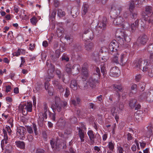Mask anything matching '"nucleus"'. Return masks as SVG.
<instances>
[{
    "instance_id": "nucleus-1",
    "label": "nucleus",
    "mask_w": 153,
    "mask_h": 153,
    "mask_svg": "<svg viewBox=\"0 0 153 153\" xmlns=\"http://www.w3.org/2000/svg\"><path fill=\"white\" fill-rule=\"evenodd\" d=\"M68 103L66 101H62L59 97H56L55 99V104L52 105L51 108L53 110L56 109L59 112L61 111L62 108L65 109Z\"/></svg>"
},
{
    "instance_id": "nucleus-2",
    "label": "nucleus",
    "mask_w": 153,
    "mask_h": 153,
    "mask_svg": "<svg viewBox=\"0 0 153 153\" xmlns=\"http://www.w3.org/2000/svg\"><path fill=\"white\" fill-rule=\"evenodd\" d=\"M108 53L111 54L117 53L119 49V45L116 40L113 41L110 43L109 46Z\"/></svg>"
},
{
    "instance_id": "nucleus-3",
    "label": "nucleus",
    "mask_w": 153,
    "mask_h": 153,
    "mask_svg": "<svg viewBox=\"0 0 153 153\" xmlns=\"http://www.w3.org/2000/svg\"><path fill=\"white\" fill-rule=\"evenodd\" d=\"M107 23V19L106 17H103L101 21L98 23V27H97L96 29V33L98 35L102 33L103 30H105L106 28Z\"/></svg>"
},
{
    "instance_id": "nucleus-4",
    "label": "nucleus",
    "mask_w": 153,
    "mask_h": 153,
    "mask_svg": "<svg viewBox=\"0 0 153 153\" xmlns=\"http://www.w3.org/2000/svg\"><path fill=\"white\" fill-rule=\"evenodd\" d=\"M52 83L54 87L60 93L61 95H63V92L65 91L64 86L62 85L59 81L55 79L52 81Z\"/></svg>"
},
{
    "instance_id": "nucleus-5",
    "label": "nucleus",
    "mask_w": 153,
    "mask_h": 153,
    "mask_svg": "<svg viewBox=\"0 0 153 153\" xmlns=\"http://www.w3.org/2000/svg\"><path fill=\"white\" fill-rule=\"evenodd\" d=\"M142 64L145 65H149L147 60H143L141 59H137L134 62V67L139 69L141 68V66H142Z\"/></svg>"
},
{
    "instance_id": "nucleus-6",
    "label": "nucleus",
    "mask_w": 153,
    "mask_h": 153,
    "mask_svg": "<svg viewBox=\"0 0 153 153\" xmlns=\"http://www.w3.org/2000/svg\"><path fill=\"white\" fill-rule=\"evenodd\" d=\"M26 133V129L25 127L20 126L17 128L16 134L19 137L20 139H23V138L25 137Z\"/></svg>"
},
{
    "instance_id": "nucleus-7",
    "label": "nucleus",
    "mask_w": 153,
    "mask_h": 153,
    "mask_svg": "<svg viewBox=\"0 0 153 153\" xmlns=\"http://www.w3.org/2000/svg\"><path fill=\"white\" fill-rule=\"evenodd\" d=\"M110 7L113 13L115 14L117 16H118L120 15L122 10V7L119 6H115L114 4L111 5Z\"/></svg>"
},
{
    "instance_id": "nucleus-8",
    "label": "nucleus",
    "mask_w": 153,
    "mask_h": 153,
    "mask_svg": "<svg viewBox=\"0 0 153 153\" xmlns=\"http://www.w3.org/2000/svg\"><path fill=\"white\" fill-rule=\"evenodd\" d=\"M152 12V7L150 6H146L145 8V13L146 16H145L144 18H143L144 20L145 21L148 22L149 23H152L153 19H151L150 17L149 18V19H147V18H148L149 17L147 15L150 14Z\"/></svg>"
},
{
    "instance_id": "nucleus-9",
    "label": "nucleus",
    "mask_w": 153,
    "mask_h": 153,
    "mask_svg": "<svg viewBox=\"0 0 153 153\" xmlns=\"http://www.w3.org/2000/svg\"><path fill=\"white\" fill-rule=\"evenodd\" d=\"M115 36L116 37H121L124 38V40L127 41L126 39L127 36L124 30L121 29H118L117 30L116 32Z\"/></svg>"
},
{
    "instance_id": "nucleus-10",
    "label": "nucleus",
    "mask_w": 153,
    "mask_h": 153,
    "mask_svg": "<svg viewBox=\"0 0 153 153\" xmlns=\"http://www.w3.org/2000/svg\"><path fill=\"white\" fill-rule=\"evenodd\" d=\"M149 38L145 34H143L141 35L138 39V42L142 45H145L149 40Z\"/></svg>"
},
{
    "instance_id": "nucleus-11",
    "label": "nucleus",
    "mask_w": 153,
    "mask_h": 153,
    "mask_svg": "<svg viewBox=\"0 0 153 153\" xmlns=\"http://www.w3.org/2000/svg\"><path fill=\"white\" fill-rule=\"evenodd\" d=\"M93 38L94 34L92 31H90L88 34L83 35L82 36V38L84 39V40L86 42H90L91 41Z\"/></svg>"
},
{
    "instance_id": "nucleus-12",
    "label": "nucleus",
    "mask_w": 153,
    "mask_h": 153,
    "mask_svg": "<svg viewBox=\"0 0 153 153\" xmlns=\"http://www.w3.org/2000/svg\"><path fill=\"white\" fill-rule=\"evenodd\" d=\"M140 21L141 22H142V20L137 19L135 21V24L133 23L131 24L130 26V29L131 32L133 33L136 30V29L139 26V23Z\"/></svg>"
},
{
    "instance_id": "nucleus-13",
    "label": "nucleus",
    "mask_w": 153,
    "mask_h": 153,
    "mask_svg": "<svg viewBox=\"0 0 153 153\" xmlns=\"http://www.w3.org/2000/svg\"><path fill=\"white\" fill-rule=\"evenodd\" d=\"M124 21L123 18L119 16L114 19L113 23L115 25L120 26L123 25Z\"/></svg>"
},
{
    "instance_id": "nucleus-14",
    "label": "nucleus",
    "mask_w": 153,
    "mask_h": 153,
    "mask_svg": "<svg viewBox=\"0 0 153 153\" xmlns=\"http://www.w3.org/2000/svg\"><path fill=\"white\" fill-rule=\"evenodd\" d=\"M26 128L27 131L29 133L32 134L33 133V128L35 135H36L37 134L38 132L37 131L36 125L35 124H33L32 128L30 126H27Z\"/></svg>"
},
{
    "instance_id": "nucleus-15",
    "label": "nucleus",
    "mask_w": 153,
    "mask_h": 153,
    "mask_svg": "<svg viewBox=\"0 0 153 153\" xmlns=\"http://www.w3.org/2000/svg\"><path fill=\"white\" fill-rule=\"evenodd\" d=\"M88 83L91 87L93 88L97 84L99 83V81L94 79L92 77H90L88 80Z\"/></svg>"
},
{
    "instance_id": "nucleus-16",
    "label": "nucleus",
    "mask_w": 153,
    "mask_h": 153,
    "mask_svg": "<svg viewBox=\"0 0 153 153\" xmlns=\"http://www.w3.org/2000/svg\"><path fill=\"white\" fill-rule=\"evenodd\" d=\"M89 139L92 143H94L95 142L94 139L96 138V135L94 133L93 131L91 130H89L87 133Z\"/></svg>"
},
{
    "instance_id": "nucleus-17",
    "label": "nucleus",
    "mask_w": 153,
    "mask_h": 153,
    "mask_svg": "<svg viewBox=\"0 0 153 153\" xmlns=\"http://www.w3.org/2000/svg\"><path fill=\"white\" fill-rule=\"evenodd\" d=\"M119 71L118 68L116 67H113L110 69V75L113 76H117L118 74V72Z\"/></svg>"
},
{
    "instance_id": "nucleus-18",
    "label": "nucleus",
    "mask_w": 153,
    "mask_h": 153,
    "mask_svg": "<svg viewBox=\"0 0 153 153\" xmlns=\"http://www.w3.org/2000/svg\"><path fill=\"white\" fill-rule=\"evenodd\" d=\"M82 73L81 75L82 79V81H85L88 76V73L86 69L83 67L82 69Z\"/></svg>"
},
{
    "instance_id": "nucleus-19",
    "label": "nucleus",
    "mask_w": 153,
    "mask_h": 153,
    "mask_svg": "<svg viewBox=\"0 0 153 153\" xmlns=\"http://www.w3.org/2000/svg\"><path fill=\"white\" fill-rule=\"evenodd\" d=\"M77 129L78 130V134L81 140V143H83L84 142V138L85 135L83 132L80 127H77Z\"/></svg>"
},
{
    "instance_id": "nucleus-20",
    "label": "nucleus",
    "mask_w": 153,
    "mask_h": 153,
    "mask_svg": "<svg viewBox=\"0 0 153 153\" xmlns=\"http://www.w3.org/2000/svg\"><path fill=\"white\" fill-rule=\"evenodd\" d=\"M81 68L80 66L78 64H74L72 68V71L74 74H78Z\"/></svg>"
},
{
    "instance_id": "nucleus-21",
    "label": "nucleus",
    "mask_w": 153,
    "mask_h": 153,
    "mask_svg": "<svg viewBox=\"0 0 153 153\" xmlns=\"http://www.w3.org/2000/svg\"><path fill=\"white\" fill-rule=\"evenodd\" d=\"M15 143L17 147L21 149H24L25 148V144L23 141H16L15 142Z\"/></svg>"
},
{
    "instance_id": "nucleus-22",
    "label": "nucleus",
    "mask_w": 153,
    "mask_h": 153,
    "mask_svg": "<svg viewBox=\"0 0 153 153\" xmlns=\"http://www.w3.org/2000/svg\"><path fill=\"white\" fill-rule=\"evenodd\" d=\"M94 47V43L90 42L85 45V49L88 51H91Z\"/></svg>"
},
{
    "instance_id": "nucleus-23",
    "label": "nucleus",
    "mask_w": 153,
    "mask_h": 153,
    "mask_svg": "<svg viewBox=\"0 0 153 153\" xmlns=\"http://www.w3.org/2000/svg\"><path fill=\"white\" fill-rule=\"evenodd\" d=\"M70 87L74 90H76L77 89V83L75 80L73 79L71 81Z\"/></svg>"
},
{
    "instance_id": "nucleus-24",
    "label": "nucleus",
    "mask_w": 153,
    "mask_h": 153,
    "mask_svg": "<svg viewBox=\"0 0 153 153\" xmlns=\"http://www.w3.org/2000/svg\"><path fill=\"white\" fill-rule=\"evenodd\" d=\"M127 61V58L124 54H122L120 56V59L119 62L122 65H124Z\"/></svg>"
},
{
    "instance_id": "nucleus-25",
    "label": "nucleus",
    "mask_w": 153,
    "mask_h": 153,
    "mask_svg": "<svg viewBox=\"0 0 153 153\" xmlns=\"http://www.w3.org/2000/svg\"><path fill=\"white\" fill-rule=\"evenodd\" d=\"M32 104L31 102H28L26 104L25 109H26L27 111L31 112L32 110Z\"/></svg>"
},
{
    "instance_id": "nucleus-26",
    "label": "nucleus",
    "mask_w": 153,
    "mask_h": 153,
    "mask_svg": "<svg viewBox=\"0 0 153 153\" xmlns=\"http://www.w3.org/2000/svg\"><path fill=\"white\" fill-rule=\"evenodd\" d=\"M89 6L86 3L83 4L82 7V15H85L86 13L87 12L88 10Z\"/></svg>"
},
{
    "instance_id": "nucleus-27",
    "label": "nucleus",
    "mask_w": 153,
    "mask_h": 153,
    "mask_svg": "<svg viewBox=\"0 0 153 153\" xmlns=\"http://www.w3.org/2000/svg\"><path fill=\"white\" fill-rule=\"evenodd\" d=\"M112 55L113 56L112 59V61L117 64H119V60H118V57L119 56V52H117V53H116L114 55V54Z\"/></svg>"
},
{
    "instance_id": "nucleus-28",
    "label": "nucleus",
    "mask_w": 153,
    "mask_h": 153,
    "mask_svg": "<svg viewBox=\"0 0 153 153\" xmlns=\"http://www.w3.org/2000/svg\"><path fill=\"white\" fill-rule=\"evenodd\" d=\"M113 88L116 91H122L123 90V87L120 85L114 84L113 85Z\"/></svg>"
},
{
    "instance_id": "nucleus-29",
    "label": "nucleus",
    "mask_w": 153,
    "mask_h": 153,
    "mask_svg": "<svg viewBox=\"0 0 153 153\" xmlns=\"http://www.w3.org/2000/svg\"><path fill=\"white\" fill-rule=\"evenodd\" d=\"M101 72L102 74L104 76L107 73V70L106 69V65L104 64H102L100 66Z\"/></svg>"
},
{
    "instance_id": "nucleus-30",
    "label": "nucleus",
    "mask_w": 153,
    "mask_h": 153,
    "mask_svg": "<svg viewBox=\"0 0 153 153\" xmlns=\"http://www.w3.org/2000/svg\"><path fill=\"white\" fill-rule=\"evenodd\" d=\"M57 15L59 17H62L64 16L65 15V12L61 9H59L57 10Z\"/></svg>"
},
{
    "instance_id": "nucleus-31",
    "label": "nucleus",
    "mask_w": 153,
    "mask_h": 153,
    "mask_svg": "<svg viewBox=\"0 0 153 153\" xmlns=\"http://www.w3.org/2000/svg\"><path fill=\"white\" fill-rule=\"evenodd\" d=\"M71 14L73 17H76L79 13L77 8H74L72 9L71 11Z\"/></svg>"
},
{
    "instance_id": "nucleus-32",
    "label": "nucleus",
    "mask_w": 153,
    "mask_h": 153,
    "mask_svg": "<svg viewBox=\"0 0 153 153\" xmlns=\"http://www.w3.org/2000/svg\"><path fill=\"white\" fill-rule=\"evenodd\" d=\"M149 94L148 93V94H146V93L145 92H143L140 96L141 98L142 99H147L148 95H149L150 94L151 95L152 93L153 94V90H151L149 92Z\"/></svg>"
},
{
    "instance_id": "nucleus-33",
    "label": "nucleus",
    "mask_w": 153,
    "mask_h": 153,
    "mask_svg": "<svg viewBox=\"0 0 153 153\" xmlns=\"http://www.w3.org/2000/svg\"><path fill=\"white\" fill-rule=\"evenodd\" d=\"M137 100L134 99L130 100L129 103V105L131 108H134L135 106Z\"/></svg>"
},
{
    "instance_id": "nucleus-34",
    "label": "nucleus",
    "mask_w": 153,
    "mask_h": 153,
    "mask_svg": "<svg viewBox=\"0 0 153 153\" xmlns=\"http://www.w3.org/2000/svg\"><path fill=\"white\" fill-rule=\"evenodd\" d=\"M12 146L10 145H7L5 149V153H11L13 150Z\"/></svg>"
},
{
    "instance_id": "nucleus-35",
    "label": "nucleus",
    "mask_w": 153,
    "mask_h": 153,
    "mask_svg": "<svg viewBox=\"0 0 153 153\" xmlns=\"http://www.w3.org/2000/svg\"><path fill=\"white\" fill-rule=\"evenodd\" d=\"M26 104H20L19 106V109L22 111V112L23 114H24V113H25V115L27 114V112H26V113L25 111V108L26 106Z\"/></svg>"
},
{
    "instance_id": "nucleus-36",
    "label": "nucleus",
    "mask_w": 153,
    "mask_h": 153,
    "mask_svg": "<svg viewBox=\"0 0 153 153\" xmlns=\"http://www.w3.org/2000/svg\"><path fill=\"white\" fill-rule=\"evenodd\" d=\"M141 113H142V111H137L134 114V117L136 119L139 120L141 118Z\"/></svg>"
},
{
    "instance_id": "nucleus-37",
    "label": "nucleus",
    "mask_w": 153,
    "mask_h": 153,
    "mask_svg": "<svg viewBox=\"0 0 153 153\" xmlns=\"http://www.w3.org/2000/svg\"><path fill=\"white\" fill-rule=\"evenodd\" d=\"M71 66L69 64H67L65 66V70L68 73H71L72 71Z\"/></svg>"
},
{
    "instance_id": "nucleus-38",
    "label": "nucleus",
    "mask_w": 153,
    "mask_h": 153,
    "mask_svg": "<svg viewBox=\"0 0 153 153\" xmlns=\"http://www.w3.org/2000/svg\"><path fill=\"white\" fill-rule=\"evenodd\" d=\"M146 71H148V74L150 77H153V66L149 68H148Z\"/></svg>"
},
{
    "instance_id": "nucleus-39",
    "label": "nucleus",
    "mask_w": 153,
    "mask_h": 153,
    "mask_svg": "<svg viewBox=\"0 0 153 153\" xmlns=\"http://www.w3.org/2000/svg\"><path fill=\"white\" fill-rule=\"evenodd\" d=\"M117 39V42L118 44H119V45H122L124 44V38H122L121 37H116Z\"/></svg>"
},
{
    "instance_id": "nucleus-40",
    "label": "nucleus",
    "mask_w": 153,
    "mask_h": 153,
    "mask_svg": "<svg viewBox=\"0 0 153 153\" xmlns=\"http://www.w3.org/2000/svg\"><path fill=\"white\" fill-rule=\"evenodd\" d=\"M114 144L111 141L109 142L108 145V147L110 150L111 151H114Z\"/></svg>"
},
{
    "instance_id": "nucleus-41",
    "label": "nucleus",
    "mask_w": 153,
    "mask_h": 153,
    "mask_svg": "<svg viewBox=\"0 0 153 153\" xmlns=\"http://www.w3.org/2000/svg\"><path fill=\"white\" fill-rule=\"evenodd\" d=\"M56 73L58 75V76L59 78L60 79L61 78H63L64 77V75L63 74H62L61 72L59 69H56Z\"/></svg>"
},
{
    "instance_id": "nucleus-42",
    "label": "nucleus",
    "mask_w": 153,
    "mask_h": 153,
    "mask_svg": "<svg viewBox=\"0 0 153 153\" xmlns=\"http://www.w3.org/2000/svg\"><path fill=\"white\" fill-rule=\"evenodd\" d=\"M53 76H48V79H46L47 80V81L45 83V88L46 90H47L48 89V87L49 85V83L48 82V80H50V79L51 77H52Z\"/></svg>"
},
{
    "instance_id": "nucleus-43",
    "label": "nucleus",
    "mask_w": 153,
    "mask_h": 153,
    "mask_svg": "<svg viewBox=\"0 0 153 153\" xmlns=\"http://www.w3.org/2000/svg\"><path fill=\"white\" fill-rule=\"evenodd\" d=\"M48 112L49 113V116L53 121H55V114L53 113H52L49 111H48Z\"/></svg>"
},
{
    "instance_id": "nucleus-44",
    "label": "nucleus",
    "mask_w": 153,
    "mask_h": 153,
    "mask_svg": "<svg viewBox=\"0 0 153 153\" xmlns=\"http://www.w3.org/2000/svg\"><path fill=\"white\" fill-rule=\"evenodd\" d=\"M129 10L130 11L132 10L134 7V3L133 1H131L129 4Z\"/></svg>"
},
{
    "instance_id": "nucleus-45",
    "label": "nucleus",
    "mask_w": 153,
    "mask_h": 153,
    "mask_svg": "<svg viewBox=\"0 0 153 153\" xmlns=\"http://www.w3.org/2000/svg\"><path fill=\"white\" fill-rule=\"evenodd\" d=\"M39 118L38 120L39 124L42 125L43 123L44 119L42 117V116H40L39 114Z\"/></svg>"
},
{
    "instance_id": "nucleus-46",
    "label": "nucleus",
    "mask_w": 153,
    "mask_h": 153,
    "mask_svg": "<svg viewBox=\"0 0 153 153\" xmlns=\"http://www.w3.org/2000/svg\"><path fill=\"white\" fill-rule=\"evenodd\" d=\"M46 65L48 67H50V66H51V69L52 70V71L53 72L54 70V68L53 66V65H52L51 63L50 64V61H47L46 62Z\"/></svg>"
},
{
    "instance_id": "nucleus-47",
    "label": "nucleus",
    "mask_w": 153,
    "mask_h": 153,
    "mask_svg": "<svg viewBox=\"0 0 153 153\" xmlns=\"http://www.w3.org/2000/svg\"><path fill=\"white\" fill-rule=\"evenodd\" d=\"M70 94V91L69 90L68 87H67L65 89V94H64V96L65 97L67 98L68 97Z\"/></svg>"
},
{
    "instance_id": "nucleus-48",
    "label": "nucleus",
    "mask_w": 153,
    "mask_h": 153,
    "mask_svg": "<svg viewBox=\"0 0 153 153\" xmlns=\"http://www.w3.org/2000/svg\"><path fill=\"white\" fill-rule=\"evenodd\" d=\"M147 51L149 52H151L153 51V43L149 44L147 48Z\"/></svg>"
},
{
    "instance_id": "nucleus-49",
    "label": "nucleus",
    "mask_w": 153,
    "mask_h": 153,
    "mask_svg": "<svg viewBox=\"0 0 153 153\" xmlns=\"http://www.w3.org/2000/svg\"><path fill=\"white\" fill-rule=\"evenodd\" d=\"M7 140H8V137L7 135H4V139L3 140L1 141V147H2V143H3V144L4 143V141H5V143L6 144L7 143Z\"/></svg>"
},
{
    "instance_id": "nucleus-50",
    "label": "nucleus",
    "mask_w": 153,
    "mask_h": 153,
    "mask_svg": "<svg viewBox=\"0 0 153 153\" xmlns=\"http://www.w3.org/2000/svg\"><path fill=\"white\" fill-rule=\"evenodd\" d=\"M109 52V51L108 49L106 48L105 47H102L100 51V52L102 53H103L104 52Z\"/></svg>"
},
{
    "instance_id": "nucleus-51",
    "label": "nucleus",
    "mask_w": 153,
    "mask_h": 153,
    "mask_svg": "<svg viewBox=\"0 0 153 153\" xmlns=\"http://www.w3.org/2000/svg\"><path fill=\"white\" fill-rule=\"evenodd\" d=\"M139 86L142 91H143L145 87V84L143 82H141L139 85Z\"/></svg>"
},
{
    "instance_id": "nucleus-52",
    "label": "nucleus",
    "mask_w": 153,
    "mask_h": 153,
    "mask_svg": "<svg viewBox=\"0 0 153 153\" xmlns=\"http://www.w3.org/2000/svg\"><path fill=\"white\" fill-rule=\"evenodd\" d=\"M65 39H67V41L69 42V43L73 41V39L72 37L69 36L68 35H66L65 37Z\"/></svg>"
},
{
    "instance_id": "nucleus-53",
    "label": "nucleus",
    "mask_w": 153,
    "mask_h": 153,
    "mask_svg": "<svg viewBox=\"0 0 153 153\" xmlns=\"http://www.w3.org/2000/svg\"><path fill=\"white\" fill-rule=\"evenodd\" d=\"M30 22L32 24L36 25V18L35 17H33L30 19Z\"/></svg>"
},
{
    "instance_id": "nucleus-54",
    "label": "nucleus",
    "mask_w": 153,
    "mask_h": 153,
    "mask_svg": "<svg viewBox=\"0 0 153 153\" xmlns=\"http://www.w3.org/2000/svg\"><path fill=\"white\" fill-rule=\"evenodd\" d=\"M39 115L41 116H42V117L45 119H46L47 118V114L46 113H42V112H40L39 114Z\"/></svg>"
},
{
    "instance_id": "nucleus-55",
    "label": "nucleus",
    "mask_w": 153,
    "mask_h": 153,
    "mask_svg": "<svg viewBox=\"0 0 153 153\" xmlns=\"http://www.w3.org/2000/svg\"><path fill=\"white\" fill-rule=\"evenodd\" d=\"M50 144L51 145V147L53 149L55 147V141L53 139H52L50 140Z\"/></svg>"
},
{
    "instance_id": "nucleus-56",
    "label": "nucleus",
    "mask_w": 153,
    "mask_h": 153,
    "mask_svg": "<svg viewBox=\"0 0 153 153\" xmlns=\"http://www.w3.org/2000/svg\"><path fill=\"white\" fill-rule=\"evenodd\" d=\"M21 50L20 49H18L17 52H15L13 53V56H18L20 55Z\"/></svg>"
},
{
    "instance_id": "nucleus-57",
    "label": "nucleus",
    "mask_w": 153,
    "mask_h": 153,
    "mask_svg": "<svg viewBox=\"0 0 153 153\" xmlns=\"http://www.w3.org/2000/svg\"><path fill=\"white\" fill-rule=\"evenodd\" d=\"M54 5L55 7H59V1L54 0Z\"/></svg>"
},
{
    "instance_id": "nucleus-58",
    "label": "nucleus",
    "mask_w": 153,
    "mask_h": 153,
    "mask_svg": "<svg viewBox=\"0 0 153 153\" xmlns=\"http://www.w3.org/2000/svg\"><path fill=\"white\" fill-rule=\"evenodd\" d=\"M117 150L119 153H123V147L121 146H119L117 147Z\"/></svg>"
},
{
    "instance_id": "nucleus-59",
    "label": "nucleus",
    "mask_w": 153,
    "mask_h": 153,
    "mask_svg": "<svg viewBox=\"0 0 153 153\" xmlns=\"http://www.w3.org/2000/svg\"><path fill=\"white\" fill-rule=\"evenodd\" d=\"M5 129L7 131L9 135L11 134V130L10 128L8 126H6Z\"/></svg>"
},
{
    "instance_id": "nucleus-60",
    "label": "nucleus",
    "mask_w": 153,
    "mask_h": 153,
    "mask_svg": "<svg viewBox=\"0 0 153 153\" xmlns=\"http://www.w3.org/2000/svg\"><path fill=\"white\" fill-rule=\"evenodd\" d=\"M27 139L29 142H32L33 140V137L32 135H28L27 136Z\"/></svg>"
},
{
    "instance_id": "nucleus-61",
    "label": "nucleus",
    "mask_w": 153,
    "mask_h": 153,
    "mask_svg": "<svg viewBox=\"0 0 153 153\" xmlns=\"http://www.w3.org/2000/svg\"><path fill=\"white\" fill-rule=\"evenodd\" d=\"M90 31H92L91 30L90 28H85V29L84 32V35H86L88 34V33Z\"/></svg>"
},
{
    "instance_id": "nucleus-62",
    "label": "nucleus",
    "mask_w": 153,
    "mask_h": 153,
    "mask_svg": "<svg viewBox=\"0 0 153 153\" xmlns=\"http://www.w3.org/2000/svg\"><path fill=\"white\" fill-rule=\"evenodd\" d=\"M45 151L42 149H38L36 150V153H44Z\"/></svg>"
},
{
    "instance_id": "nucleus-63",
    "label": "nucleus",
    "mask_w": 153,
    "mask_h": 153,
    "mask_svg": "<svg viewBox=\"0 0 153 153\" xmlns=\"http://www.w3.org/2000/svg\"><path fill=\"white\" fill-rule=\"evenodd\" d=\"M62 60H65L66 61H68L69 60V58L68 57L66 56H63L62 58Z\"/></svg>"
},
{
    "instance_id": "nucleus-64",
    "label": "nucleus",
    "mask_w": 153,
    "mask_h": 153,
    "mask_svg": "<svg viewBox=\"0 0 153 153\" xmlns=\"http://www.w3.org/2000/svg\"><path fill=\"white\" fill-rule=\"evenodd\" d=\"M57 10L56 9H54L52 12L51 16L54 18L56 16L57 13Z\"/></svg>"
}]
</instances>
